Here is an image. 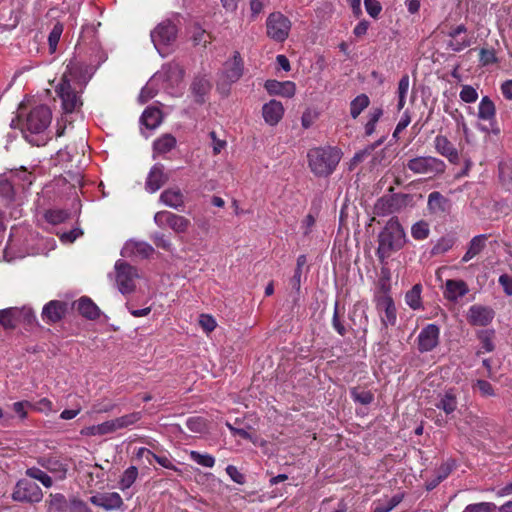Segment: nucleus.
I'll use <instances>...</instances> for the list:
<instances>
[{
	"label": "nucleus",
	"mask_w": 512,
	"mask_h": 512,
	"mask_svg": "<svg viewBox=\"0 0 512 512\" xmlns=\"http://www.w3.org/2000/svg\"><path fill=\"white\" fill-rule=\"evenodd\" d=\"M366 12L372 17L377 18L382 10L378 0H364Z\"/></svg>",
	"instance_id": "680f3d73"
},
{
	"label": "nucleus",
	"mask_w": 512,
	"mask_h": 512,
	"mask_svg": "<svg viewBox=\"0 0 512 512\" xmlns=\"http://www.w3.org/2000/svg\"><path fill=\"white\" fill-rule=\"evenodd\" d=\"M13 194L12 184L4 176H0V197L10 201Z\"/></svg>",
	"instance_id": "13d9d810"
},
{
	"label": "nucleus",
	"mask_w": 512,
	"mask_h": 512,
	"mask_svg": "<svg viewBox=\"0 0 512 512\" xmlns=\"http://www.w3.org/2000/svg\"><path fill=\"white\" fill-rule=\"evenodd\" d=\"M25 473L31 479L39 481L45 488H50L53 485V476L38 467L28 468Z\"/></svg>",
	"instance_id": "e433bc0d"
},
{
	"label": "nucleus",
	"mask_w": 512,
	"mask_h": 512,
	"mask_svg": "<svg viewBox=\"0 0 512 512\" xmlns=\"http://www.w3.org/2000/svg\"><path fill=\"white\" fill-rule=\"evenodd\" d=\"M460 99L465 103H474L478 99L477 90L471 85H463L459 93Z\"/></svg>",
	"instance_id": "603ef678"
},
{
	"label": "nucleus",
	"mask_w": 512,
	"mask_h": 512,
	"mask_svg": "<svg viewBox=\"0 0 512 512\" xmlns=\"http://www.w3.org/2000/svg\"><path fill=\"white\" fill-rule=\"evenodd\" d=\"M199 324L201 328L207 333L212 332L217 326L216 320L211 315L208 314L200 315Z\"/></svg>",
	"instance_id": "052dcab7"
},
{
	"label": "nucleus",
	"mask_w": 512,
	"mask_h": 512,
	"mask_svg": "<svg viewBox=\"0 0 512 512\" xmlns=\"http://www.w3.org/2000/svg\"><path fill=\"white\" fill-rule=\"evenodd\" d=\"M176 34V26L170 21L160 23L151 32V40L161 56L168 53V47L175 41Z\"/></svg>",
	"instance_id": "1a4fd4ad"
},
{
	"label": "nucleus",
	"mask_w": 512,
	"mask_h": 512,
	"mask_svg": "<svg viewBox=\"0 0 512 512\" xmlns=\"http://www.w3.org/2000/svg\"><path fill=\"white\" fill-rule=\"evenodd\" d=\"M439 328L434 324L424 327L418 335V349L420 352L433 350L439 342Z\"/></svg>",
	"instance_id": "2eb2a0df"
},
{
	"label": "nucleus",
	"mask_w": 512,
	"mask_h": 512,
	"mask_svg": "<svg viewBox=\"0 0 512 512\" xmlns=\"http://www.w3.org/2000/svg\"><path fill=\"white\" fill-rule=\"evenodd\" d=\"M153 250V247L146 242L128 241L123 246L121 255L124 257H148L153 252Z\"/></svg>",
	"instance_id": "a878e982"
},
{
	"label": "nucleus",
	"mask_w": 512,
	"mask_h": 512,
	"mask_svg": "<svg viewBox=\"0 0 512 512\" xmlns=\"http://www.w3.org/2000/svg\"><path fill=\"white\" fill-rule=\"evenodd\" d=\"M436 407L443 410L447 415L453 413L457 408V399L453 390H448L441 395Z\"/></svg>",
	"instance_id": "473e14b6"
},
{
	"label": "nucleus",
	"mask_w": 512,
	"mask_h": 512,
	"mask_svg": "<svg viewBox=\"0 0 512 512\" xmlns=\"http://www.w3.org/2000/svg\"><path fill=\"white\" fill-rule=\"evenodd\" d=\"M190 459L200 466L212 468L215 464V458L207 453H200L195 450L189 452Z\"/></svg>",
	"instance_id": "79ce46f5"
},
{
	"label": "nucleus",
	"mask_w": 512,
	"mask_h": 512,
	"mask_svg": "<svg viewBox=\"0 0 512 512\" xmlns=\"http://www.w3.org/2000/svg\"><path fill=\"white\" fill-rule=\"evenodd\" d=\"M466 31V27L461 24L448 33V36L451 38L448 46L452 51L460 52L471 45V40L466 35L460 37Z\"/></svg>",
	"instance_id": "5701e85b"
},
{
	"label": "nucleus",
	"mask_w": 512,
	"mask_h": 512,
	"mask_svg": "<svg viewBox=\"0 0 512 512\" xmlns=\"http://www.w3.org/2000/svg\"><path fill=\"white\" fill-rule=\"evenodd\" d=\"M407 167L415 174L439 175L446 169L445 163L436 157L419 156L410 159Z\"/></svg>",
	"instance_id": "9b49d317"
},
{
	"label": "nucleus",
	"mask_w": 512,
	"mask_h": 512,
	"mask_svg": "<svg viewBox=\"0 0 512 512\" xmlns=\"http://www.w3.org/2000/svg\"><path fill=\"white\" fill-rule=\"evenodd\" d=\"M350 394L355 402L360 403L362 405H368L374 399L373 393L365 389L352 388Z\"/></svg>",
	"instance_id": "c03bdc74"
},
{
	"label": "nucleus",
	"mask_w": 512,
	"mask_h": 512,
	"mask_svg": "<svg viewBox=\"0 0 512 512\" xmlns=\"http://www.w3.org/2000/svg\"><path fill=\"white\" fill-rule=\"evenodd\" d=\"M51 119L52 113L48 106L39 105L34 107L21 121V131L24 137L33 145H41V142L33 136L45 132L51 123Z\"/></svg>",
	"instance_id": "20e7f679"
},
{
	"label": "nucleus",
	"mask_w": 512,
	"mask_h": 512,
	"mask_svg": "<svg viewBox=\"0 0 512 512\" xmlns=\"http://www.w3.org/2000/svg\"><path fill=\"white\" fill-rule=\"evenodd\" d=\"M144 454H147L146 458L150 461V458H153L159 465L162 467L173 469L174 466L172 462L166 457V456H157L156 454L152 453L150 450L146 448H141L139 450V455L144 456Z\"/></svg>",
	"instance_id": "3c124183"
},
{
	"label": "nucleus",
	"mask_w": 512,
	"mask_h": 512,
	"mask_svg": "<svg viewBox=\"0 0 512 512\" xmlns=\"http://www.w3.org/2000/svg\"><path fill=\"white\" fill-rule=\"evenodd\" d=\"M499 284L502 286L504 292L506 295L511 296L512 295V278L509 277L507 274H502L499 277Z\"/></svg>",
	"instance_id": "774afa93"
},
{
	"label": "nucleus",
	"mask_w": 512,
	"mask_h": 512,
	"mask_svg": "<svg viewBox=\"0 0 512 512\" xmlns=\"http://www.w3.org/2000/svg\"><path fill=\"white\" fill-rule=\"evenodd\" d=\"M161 121V111L157 108L148 107L141 116V123L148 129L157 128Z\"/></svg>",
	"instance_id": "2f4dec72"
},
{
	"label": "nucleus",
	"mask_w": 512,
	"mask_h": 512,
	"mask_svg": "<svg viewBox=\"0 0 512 512\" xmlns=\"http://www.w3.org/2000/svg\"><path fill=\"white\" fill-rule=\"evenodd\" d=\"M114 269L118 290L122 294L132 293L136 286L135 280L138 278L136 269L122 260L116 261Z\"/></svg>",
	"instance_id": "9d476101"
},
{
	"label": "nucleus",
	"mask_w": 512,
	"mask_h": 512,
	"mask_svg": "<svg viewBox=\"0 0 512 512\" xmlns=\"http://www.w3.org/2000/svg\"><path fill=\"white\" fill-rule=\"evenodd\" d=\"M18 308L10 307L3 310H0V325L5 329H11L16 327L19 323L18 319Z\"/></svg>",
	"instance_id": "f704fd0d"
},
{
	"label": "nucleus",
	"mask_w": 512,
	"mask_h": 512,
	"mask_svg": "<svg viewBox=\"0 0 512 512\" xmlns=\"http://www.w3.org/2000/svg\"><path fill=\"white\" fill-rule=\"evenodd\" d=\"M291 26L288 17L281 12H273L266 19L267 36L275 42L282 43L288 38Z\"/></svg>",
	"instance_id": "6e6552de"
},
{
	"label": "nucleus",
	"mask_w": 512,
	"mask_h": 512,
	"mask_svg": "<svg viewBox=\"0 0 512 512\" xmlns=\"http://www.w3.org/2000/svg\"><path fill=\"white\" fill-rule=\"evenodd\" d=\"M487 237L486 235H477L473 237L469 243V247L462 257V262H468L477 256L485 247Z\"/></svg>",
	"instance_id": "c756f323"
},
{
	"label": "nucleus",
	"mask_w": 512,
	"mask_h": 512,
	"mask_svg": "<svg viewBox=\"0 0 512 512\" xmlns=\"http://www.w3.org/2000/svg\"><path fill=\"white\" fill-rule=\"evenodd\" d=\"M382 116V110L379 108L374 109L370 115L369 120L365 125V133L366 135L370 136L374 133L376 124L379 121L380 117Z\"/></svg>",
	"instance_id": "864d4df0"
},
{
	"label": "nucleus",
	"mask_w": 512,
	"mask_h": 512,
	"mask_svg": "<svg viewBox=\"0 0 512 512\" xmlns=\"http://www.w3.org/2000/svg\"><path fill=\"white\" fill-rule=\"evenodd\" d=\"M342 153L334 147H316L308 151V166L318 177H326L333 173L340 162Z\"/></svg>",
	"instance_id": "7ed1b4c3"
},
{
	"label": "nucleus",
	"mask_w": 512,
	"mask_h": 512,
	"mask_svg": "<svg viewBox=\"0 0 512 512\" xmlns=\"http://www.w3.org/2000/svg\"><path fill=\"white\" fill-rule=\"evenodd\" d=\"M405 300L407 305L416 310L421 307V286L416 284L406 293Z\"/></svg>",
	"instance_id": "a19ab883"
},
{
	"label": "nucleus",
	"mask_w": 512,
	"mask_h": 512,
	"mask_svg": "<svg viewBox=\"0 0 512 512\" xmlns=\"http://www.w3.org/2000/svg\"><path fill=\"white\" fill-rule=\"evenodd\" d=\"M138 475L137 468L134 466L129 467L126 469L121 477L120 480V488L122 490L128 489L132 486V484L135 482Z\"/></svg>",
	"instance_id": "49530a36"
},
{
	"label": "nucleus",
	"mask_w": 512,
	"mask_h": 512,
	"mask_svg": "<svg viewBox=\"0 0 512 512\" xmlns=\"http://www.w3.org/2000/svg\"><path fill=\"white\" fill-rule=\"evenodd\" d=\"M411 235L416 240H424L429 236V226L424 221L415 223L411 228Z\"/></svg>",
	"instance_id": "8fccbe9b"
},
{
	"label": "nucleus",
	"mask_w": 512,
	"mask_h": 512,
	"mask_svg": "<svg viewBox=\"0 0 512 512\" xmlns=\"http://www.w3.org/2000/svg\"><path fill=\"white\" fill-rule=\"evenodd\" d=\"M477 116L480 120L492 121L496 116V108L493 101L488 97L484 96L478 105Z\"/></svg>",
	"instance_id": "7c9ffc66"
},
{
	"label": "nucleus",
	"mask_w": 512,
	"mask_h": 512,
	"mask_svg": "<svg viewBox=\"0 0 512 512\" xmlns=\"http://www.w3.org/2000/svg\"><path fill=\"white\" fill-rule=\"evenodd\" d=\"M18 312H20L18 314L19 323L24 322L27 324H31L34 322L35 315L31 308H29V307L18 308Z\"/></svg>",
	"instance_id": "69168bd1"
},
{
	"label": "nucleus",
	"mask_w": 512,
	"mask_h": 512,
	"mask_svg": "<svg viewBox=\"0 0 512 512\" xmlns=\"http://www.w3.org/2000/svg\"><path fill=\"white\" fill-rule=\"evenodd\" d=\"M32 409L44 414H49L55 411L52 401H50L48 398H42L36 403H32Z\"/></svg>",
	"instance_id": "5fc2aeb1"
},
{
	"label": "nucleus",
	"mask_w": 512,
	"mask_h": 512,
	"mask_svg": "<svg viewBox=\"0 0 512 512\" xmlns=\"http://www.w3.org/2000/svg\"><path fill=\"white\" fill-rule=\"evenodd\" d=\"M428 209L434 214H444L450 209V202L439 192H432L428 196Z\"/></svg>",
	"instance_id": "c85d7f7f"
},
{
	"label": "nucleus",
	"mask_w": 512,
	"mask_h": 512,
	"mask_svg": "<svg viewBox=\"0 0 512 512\" xmlns=\"http://www.w3.org/2000/svg\"><path fill=\"white\" fill-rule=\"evenodd\" d=\"M374 301L383 328L387 329L390 326H394L397 321L396 307L388 289L384 285L374 295Z\"/></svg>",
	"instance_id": "0eeeda50"
},
{
	"label": "nucleus",
	"mask_w": 512,
	"mask_h": 512,
	"mask_svg": "<svg viewBox=\"0 0 512 512\" xmlns=\"http://www.w3.org/2000/svg\"><path fill=\"white\" fill-rule=\"evenodd\" d=\"M152 240L154 241V244L161 249H164L166 251L171 252L173 250L172 243L169 238H167L162 233H155L152 236Z\"/></svg>",
	"instance_id": "6e6d98bb"
},
{
	"label": "nucleus",
	"mask_w": 512,
	"mask_h": 512,
	"mask_svg": "<svg viewBox=\"0 0 512 512\" xmlns=\"http://www.w3.org/2000/svg\"><path fill=\"white\" fill-rule=\"evenodd\" d=\"M176 145V139L171 134H165L154 142V153L165 154L171 151Z\"/></svg>",
	"instance_id": "4c0bfd02"
},
{
	"label": "nucleus",
	"mask_w": 512,
	"mask_h": 512,
	"mask_svg": "<svg viewBox=\"0 0 512 512\" xmlns=\"http://www.w3.org/2000/svg\"><path fill=\"white\" fill-rule=\"evenodd\" d=\"M469 292L467 284L463 280H447L445 282L444 297L456 302Z\"/></svg>",
	"instance_id": "393cba45"
},
{
	"label": "nucleus",
	"mask_w": 512,
	"mask_h": 512,
	"mask_svg": "<svg viewBox=\"0 0 512 512\" xmlns=\"http://www.w3.org/2000/svg\"><path fill=\"white\" fill-rule=\"evenodd\" d=\"M82 68L77 63L67 65L59 84L56 87V93L62 102L63 115L58 122L57 136L64 134L62 123H71L73 113H77L82 106L80 92L87 82V78L81 75Z\"/></svg>",
	"instance_id": "f257e3e1"
},
{
	"label": "nucleus",
	"mask_w": 512,
	"mask_h": 512,
	"mask_svg": "<svg viewBox=\"0 0 512 512\" xmlns=\"http://www.w3.org/2000/svg\"><path fill=\"white\" fill-rule=\"evenodd\" d=\"M270 95L292 98L296 93V85L292 81L267 80L264 84Z\"/></svg>",
	"instance_id": "412c9836"
},
{
	"label": "nucleus",
	"mask_w": 512,
	"mask_h": 512,
	"mask_svg": "<svg viewBox=\"0 0 512 512\" xmlns=\"http://www.w3.org/2000/svg\"><path fill=\"white\" fill-rule=\"evenodd\" d=\"M163 204L173 209H180L184 205V195L179 188H169L160 195Z\"/></svg>",
	"instance_id": "bb28decb"
},
{
	"label": "nucleus",
	"mask_w": 512,
	"mask_h": 512,
	"mask_svg": "<svg viewBox=\"0 0 512 512\" xmlns=\"http://www.w3.org/2000/svg\"><path fill=\"white\" fill-rule=\"evenodd\" d=\"M454 239L452 237H443L438 240L433 248L434 253H445L450 250L454 245Z\"/></svg>",
	"instance_id": "bf43d9fd"
},
{
	"label": "nucleus",
	"mask_w": 512,
	"mask_h": 512,
	"mask_svg": "<svg viewBox=\"0 0 512 512\" xmlns=\"http://www.w3.org/2000/svg\"><path fill=\"white\" fill-rule=\"evenodd\" d=\"M210 88V81L205 76L196 77L192 83V91L199 98H202Z\"/></svg>",
	"instance_id": "37998d69"
},
{
	"label": "nucleus",
	"mask_w": 512,
	"mask_h": 512,
	"mask_svg": "<svg viewBox=\"0 0 512 512\" xmlns=\"http://www.w3.org/2000/svg\"><path fill=\"white\" fill-rule=\"evenodd\" d=\"M168 179V175L164 172V166L157 163L148 173L145 188L149 193H155L168 181Z\"/></svg>",
	"instance_id": "f3484780"
},
{
	"label": "nucleus",
	"mask_w": 512,
	"mask_h": 512,
	"mask_svg": "<svg viewBox=\"0 0 512 512\" xmlns=\"http://www.w3.org/2000/svg\"><path fill=\"white\" fill-rule=\"evenodd\" d=\"M77 310L82 316L88 319H96L100 314L99 308L88 298H81L78 300Z\"/></svg>",
	"instance_id": "72a5a7b5"
},
{
	"label": "nucleus",
	"mask_w": 512,
	"mask_h": 512,
	"mask_svg": "<svg viewBox=\"0 0 512 512\" xmlns=\"http://www.w3.org/2000/svg\"><path fill=\"white\" fill-rule=\"evenodd\" d=\"M12 499L19 502L39 503L43 499V492L35 482L20 479L15 485Z\"/></svg>",
	"instance_id": "f8f14e48"
},
{
	"label": "nucleus",
	"mask_w": 512,
	"mask_h": 512,
	"mask_svg": "<svg viewBox=\"0 0 512 512\" xmlns=\"http://www.w3.org/2000/svg\"><path fill=\"white\" fill-rule=\"evenodd\" d=\"M65 313V305L59 301H50L42 311V318L49 323L59 321Z\"/></svg>",
	"instance_id": "cd10ccee"
},
{
	"label": "nucleus",
	"mask_w": 512,
	"mask_h": 512,
	"mask_svg": "<svg viewBox=\"0 0 512 512\" xmlns=\"http://www.w3.org/2000/svg\"><path fill=\"white\" fill-rule=\"evenodd\" d=\"M41 466L52 474L54 480L61 481L66 478L68 467L67 464L58 458H46L40 461Z\"/></svg>",
	"instance_id": "b1692460"
},
{
	"label": "nucleus",
	"mask_w": 512,
	"mask_h": 512,
	"mask_svg": "<svg viewBox=\"0 0 512 512\" xmlns=\"http://www.w3.org/2000/svg\"><path fill=\"white\" fill-rule=\"evenodd\" d=\"M369 103V98L365 94H360L354 98L350 103V114L352 118L356 119L361 112L368 107Z\"/></svg>",
	"instance_id": "58836bf2"
},
{
	"label": "nucleus",
	"mask_w": 512,
	"mask_h": 512,
	"mask_svg": "<svg viewBox=\"0 0 512 512\" xmlns=\"http://www.w3.org/2000/svg\"><path fill=\"white\" fill-rule=\"evenodd\" d=\"M493 318V310L481 305H472L469 308L467 314L469 323L477 326H486L492 321Z\"/></svg>",
	"instance_id": "aec40b11"
},
{
	"label": "nucleus",
	"mask_w": 512,
	"mask_h": 512,
	"mask_svg": "<svg viewBox=\"0 0 512 512\" xmlns=\"http://www.w3.org/2000/svg\"><path fill=\"white\" fill-rule=\"evenodd\" d=\"M162 74H154L147 84L142 88L139 101L145 103L155 96L157 93L156 86L159 84Z\"/></svg>",
	"instance_id": "c9c22d12"
},
{
	"label": "nucleus",
	"mask_w": 512,
	"mask_h": 512,
	"mask_svg": "<svg viewBox=\"0 0 512 512\" xmlns=\"http://www.w3.org/2000/svg\"><path fill=\"white\" fill-rule=\"evenodd\" d=\"M434 147L436 152L447 158L450 163L459 162V152L446 136L437 135L434 139Z\"/></svg>",
	"instance_id": "a211bd4d"
},
{
	"label": "nucleus",
	"mask_w": 512,
	"mask_h": 512,
	"mask_svg": "<svg viewBox=\"0 0 512 512\" xmlns=\"http://www.w3.org/2000/svg\"><path fill=\"white\" fill-rule=\"evenodd\" d=\"M243 74V62L238 53H235L231 59L224 64L222 78L230 85L237 82Z\"/></svg>",
	"instance_id": "dca6fc26"
},
{
	"label": "nucleus",
	"mask_w": 512,
	"mask_h": 512,
	"mask_svg": "<svg viewBox=\"0 0 512 512\" xmlns=\"http://www.w3.org/2000/svg\"><path fill=\"white\" fill-rule=\"evenodd\" d=\"M284 107L280 101L270 100L262 107V116L266 124L276 126L284 115Z\"/></svg>",
	"instance_id": "6ab92c4d"
},
{
	"label": "nucleus",
	"mask_w": 512,
	"mask_h": 512,
	"mask_svg": "<svg viewBox=\"0 0 512 512\" xmlns=\"http://www.w3.org/2000/svg\"><path fill=\"white\" fill-rule=\"evenodd\" d=\"M493 334V331H481L479 333V339L481 342L479 353L491 352L494 349Z\"/></svg>",
	"instance_id": "de8ad7c7"
},
{
	"label": "nucleus",
	"mask_w": 512,
	"mask_h": 512,
	"mask_svg": "<svg viewBox=\"0 0 512 512\" xmlns=\"http://www.w3.org/2000/svg\"><path fill=\"white\" fill-rule=\"evenodd\" d=\"M226 426L228 427V429L231 431V433L234 435V436H239L243 439H246V440H249L251 441L253 444L255 445H262L263 442H259L258 438L256 437H253L252 434H250L247 430H245L244 428H239V427H236L235 425H232L231 423L229 422H226Z\"/></svg>",
	"instance_id": "09e8293b"
},
{
	"label": "nucleus",
	"mask_w": 512,
	"mask_h": 512,
	"mask_svg": "<svg viewBox=\"0 0 512 512\" xmlns=\"http://www.w3.org/2000/svg\"><path fill=\"white\" fill-rule=\"evenodd\" d=\"M156 74H162L160 82L163 83V88L169 93L170 88L179 87L183 79V69L177 63H169L162 67Z\"/></svg>",
	"instance_id": "4468645a"
},
{
	"label": "nucleus",
	"mask_w": 512,
	"mask_h": 512,
	"mask_svg": "<svg viewBox=\"0 0 512 512\" xmlns=\"http://www.w3.org/2000/svg\"><path fill=\"white\" fill-rule=\"evenodd\" d=\"M67 507L64 495L60 493L50 494L48 501V512H63Z\"/></svg>",
	"instance_id": "ea45409f"
},
{
	"label": "nucleus",
	"mask_w": 512,
	"mask_h": 512,
	"mask_svg": "<svg viewBox=\"0 0 512 512\" xmlns=\"http://www.w3.org/2000/svg\"><path fill=\"white\" fill-rule=\"evenodd\" d=\"M495 505L489 502H481L466 506L463 512H493Z\"/></svg>",
	"instance_id": "4d7b16f0"
},
{
	"label": "nucleus",
	"mask_w": 512,
	"mask_h": 512,
	"mask_svg": "<svg viewBox=\"0 0 512 512\" xmlns=\"http://www.w3.org/2000/svg\"><path fill=\"white\" fill-rule=\"evenodd\" d=\"M63 33V25L61 23H56L48 36V44L50 53H54L57 50V45L59 43L60 37Z\"/></svg>",
	"instance_id": "a18cd8bd"
},
{
	"label": "nucleus",
	"mask_w": 512,
	"mask_h": 512,
	"mask_svg": "<svg viewBox=\"0 0 512 512\" xmlns=\"http://www.w3.org/2000/svg\"><path fill=\"white\" fill-rule=\"evenodd\" d=\"M12 408L21 419H25L28 409H32V403L29 401H18L12 405Z\"/></svg>",
	"instance_id": "e2e57ef3"
},
{
	"label": "nucleus",
	"mask_w": 512,
	"mask_h": 512,
	"mask_svg": "<svg viewBox=\"0 0 512 512\" xmlns=\"http://www.w3.org/2000/svg\"><path fill=\"white\" fill-rule=\"evenodd\" d=\"M154 222L161 228L169 227L176 233H185L190 227V220L182 215L169 211H159L154 216Z\"/></svg>",
	"instance_id": "ddd939ff"
},
{
	"label": "nucleus",
	"mask_w": 512,
	"mask_h": 512,
	"mask_svg": "<svg viewBox=\"0 0 512 512\" xmlns=\"http://www.w3.org/2000/svg\"><path fill=\"white\" fill-rule=\"evenodd\" d=\"M68 217V214L62 210H50L46 213V219L52 224L63 222Z\"/></svg>",
	"instance_id": "0e129e2a"
},
{
	"label": "nucleus",
	"mask_w": 512,
	"mask_h": 512,
	"mask_svg": "<svg viewBox=\"0 0 512 512\" xmlns=\"http://www.w3.org/2000/svg\"><path fill=\"white\" fill-rule=\"evenodd\" d=\"M406 234L396 218H391L379 234L377 253L380 259H385L392 252L401 249L406 243Z\"/></svg>",
	"instance_id": "39448f33"
},
{
	"label": "nucleus",
	"mask_w": 512,
	"mask_h": 512,
	"mask_svg": "<svg viewBox=\"0 0 512 512\" xmlns=\"http://www.w3.org/2000/svg\"><path fill=\"white\" fill-rule=\"evenodd\" d=\"M141 419L139 412H133L121 417L105 421L100 424L87 426L81 429L80 434L86 437L104 436L120 429L127 428Z\"/></svg>",
	"instance_id": "423d86ee"
},
{
	"label": "nucleus",
	"mask_w": 512,
	"mask_h": 512,
	"mask_svg": "<svg viewBox=\"0 0 512 512\" xmlns=\"http://www.w3.org/2000/svg\"><path fill=\"white\" fill-rule=\"evenodd\" d=\"M56 242L50 237H39L25 229L12 228L4 249L6 261L24 258L27 255L47 254L53 250Z\"/></svg>",
	"instance_id": "f03ea898"
},
{
	"label": "nucleus",
	"mask_w": 512,
	"mask_h": 512,
	"mask_svg": "<svg viewBox=\"0 0 512 512\" xmlns=\"http://www.w3.org/2000/svg\"><path fill=\"white\" fill-rule=\"evenodd\" d=\"M90 501L105 510H115L123 504L122 498L117 492L98 493L92 496Z\"/></svg>",
	"instance_id": "4be33fe9"
},
{
	"label": "nucleus",
	"mask_w": 512,
	"mask_h": 512,
	"mask_svg": "<svg viewBox=\"0 0 512 512\" xmlns=\"http://www.w3.org/2000/svg\"><path fill=\"white\" fill-rule=\"evenodd\" d=\"M317 117H318L317 112H315L311 109H307L306 111L303 112L302 117H301L302 126L305 129L311 127L312 124L314 123V121L317 119Z\"/></svg>",
	"instance_id": "338daca9"
}]
</instances>
